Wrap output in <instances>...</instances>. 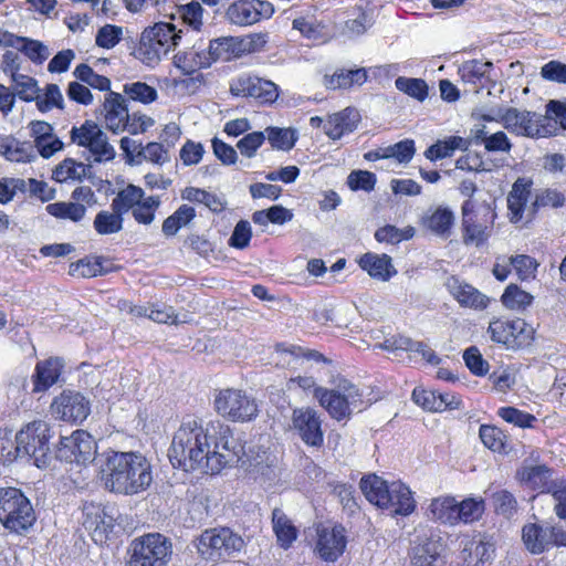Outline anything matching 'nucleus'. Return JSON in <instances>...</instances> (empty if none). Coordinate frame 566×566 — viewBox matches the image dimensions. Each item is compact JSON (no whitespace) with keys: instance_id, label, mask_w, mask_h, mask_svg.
I'll list each match as a JSON object with an SVG mask.
<instances>
[{"instance_id":"7ed1b4c3","label":"nucleus","mask_w":566,"mask_h":566,"mask_svg":"<svg viewBox=\"0 0 566 566\" xmlns=\"http://www.w3.org/2000/svg\"><path fill=\"white\" fill-rule=\"evenodd\" d=\"M360 489L365 497L374 505L389 510L391 515L407 516L416 509L410 489L400 481L389 483L376 474L364 476Z\"/></svg>"},{"instance_id":"1a4fd4ad","label":"nucleus","mask_w":566,"mask_h":566,"mask_svg":"<svg viewBox=\"0 0 566 566\" xmlns=\"http://www.w3.org/2000/svg\"><path fill=\"white\" fill-rule=\"evenodd\" d=\"M245 545L244 539L229 527L206 530L199 537L198 551L212 562L234 557Z\"/></svg>"},{"instance_id":"412c9836","label":"nucleus","mask_w":566,"mask_h":566,"mask_svg":"<svg viewBox=\"0 0 566 566\" xmlns=\"http://www.w3.org/2000/svg\"><path fill=\"white\" fill-rule=\"evenodd\" d=\"M292 423L305 444L313 448H321L323 446L324 433L322 422L314 409H295L292 415Z\"/></svg>"},{"instance_id":"ea45409f","label":"nucleus","mask_w":566,"mask_h":566,"mask_svg":"<svg viewBox=\"0 0 566 566\" xmlns=\"http://www.w3.org/2000/svg\"><path fill=\"white\" fill-rule=\"evenodd\" d=\"M196 216L197 213L195 208L184 203L179 206L172 214L164 220L161 224V232L167 238L175 237L178 231L188 226Z\"/></svg>"},{"instance_id":"603ef678","label":"nucleus","mask_w":566,"mask_h":566,"mask_svg":"<svg viewBox=\"0 0 566 566\" xmlns=\"http://www.w3.org/2000/svg\"><path fill=\"white\" fill-rule=\"evenodd\" d=\"M73 74L80 82L87 84L94 90L106 93L113 92L111 90V80L105 75L97 74L93 67L86 63L78 64Z\"/></svg>"},{"instance_id":"2eb2a0df","label":"nucleus","mask_w":566,"mask_h":566,"mask_svg":"<svg viewBox=\"0 0 566 566\" xmlns=\"http://www.w3.org/2000/svg\"><path fill=\"white\" fill-rule=\"evenodd\" d=\"M233 97L253 99L260 105H271L279 97V87L272 81L253 74H241L230 82Z\"/></svg>"},{"instance_id":"c756f323","label":"nucleus","mask_w":566,"mask_h":566,"mask_svg":"<svg viewBox=\"0 0 566 566\" xmlns=\"http://www.w3.org/2000/svg\"><path fill=\"white\" fill-rule=\"evenodd\" d=\"M493 69L492 62L473 59L462 63L459 75L463 83L472 85L479 92L494 86Z\"/></svg>"},{"instance_id":"f3484780","label":"nucleus","mask_w":566,"mask_h":566,"mask_svg":"<svg viewBox=\"0 0 566 566\" xmlns=\"http://www.w3.org/2000/svg\"><path fill=\"white\" fill-rule=\"evenodd\" d=\"M314 396L331 417L336 420L349 417L354 409H357L358 412L363 410L360 395L353 385L345 388L343 395L335 390L318 387L314 390Z\"/></svg>"},{"instance_id":"f257e3e1","label":"nucleus","mask_w":566,"mask_h":566,"mask_svg":"<svg viewBox=\"0 0 566 566\" xmlns=\"http://www.w3.org/2000/svg\"><path fill=\"white\" fill-rule=\"evenodd\" d=\"M243 455V442L220 421H211L205 428L197 420L182 422L168 451L172 467L185 471L206 469L211 474L238 464Z\"/></svg>"},{"instance_id":"3c124183","label":"nucleus","mask_w":566,"mask_h":566,"mask_svg":"<svg viewBox=\"0 0 566 566\" xmlns=\"http://www.w3.org/2000/svg\"><path fill=\"white\" fill-rule=\"evenodd\" d=\"M565 201L566 198L562 191L547 188L535 193L528 208V213L531 217H534L541 209L547 207L560 208L565 205Z\"/></svg>"},{"instance_id":"4c0bfd02","label":"nucleus","mask_w":566,"mask_h":566,"mask_svg":"<svg viewBox=\"0 0 566 566\" xmlns=\"http://www.w3.org/2000/svg\"><path fill=\"white\" fill-rule=\"evenodd\" d=\"M208 55L217 61L229 62L242 57L239 36H223L213 39L207 49Z\"/></svg>"},{"instance_id":"2f4dec72","label":"nucleus","mask_w":566,"mask_h":566,"mask_svg":"<svg viewBox=\"0 0 566 566\" xmlns=\"http://www.w3.org/2000/svg\"><path fill=\"white\" fill-rule=\"evenodd\" d=\"M357 263L370 277L384 282L389 281L397 274L391 256L386 253L366 252L359 256Z\"/></svg>"},{"instance_id":"6e6552de","label":"nucleus","mask_w":566,"mask_h":566,"mask_svg":"<svg viewBox=\"0 0 566 566\" xmlns=\"http://www.w3.org/2000/svg\"><path fill=\"white\" fill-rule=\"evenodd\" d=\"M493 342L507 349H523L532 345L535 339V329L524 318L496 317L488 327Z\"/></svg>"},{"instance_id":"79ce46f5","label":"nucleus","mask_w":566,"mask_h":566,"mask_svg":"<svg viewBox=\"0 0 566 566\" xmlns=\"http://www.w3.org/2000/svg\"><path fill=\"white\" fill-rule=\"evenodd\" d=\"M424 227L440 237H448L454 224V214L447 207H439L423 220Z\"/></svg>"},{"instance_id":"e2e57ef3","label":"nucleus","mask_w":566,"mask_h":566,"mask_svg":"<svg viewBox=\"0 0 566 566\" xmlns=\"http://www.w3.org/2000/svg\"><path fill=\"white\" fill-rule=\"evenodd\" d=\"M103 505L86 503L83 507V526L92 533L93 539L95 542H103V536H101V524L102 520Z\"/></svg>"},{"instance_id":"4468645a","label":"nucleus","mask_w":566,"mask_h":566,"mask_svg":"<svg viewBox=\"0 0 566 566\" xmlns=\"http://www.w3.org/2000/svg\"><path fill=\"white\" fill-rule=\"evenodd\" d=\"M172 63L186 76V78L176 81V85L195 93L206 80L200 71L210 67L213 64V59L208 55L207 50L190 49L175 54Z\"/></svg>"},{"instance_id":"338daca9","label":"nucleus","mask_w":566,"mask_h":566,"mask_svg":"<svg viewBox=\"0 0 566 566\" xmlns=\"http://www.w3.org/2000/svg\"><path fill=\"white\" fill-rule=\"evenodd\" d=\"M510 264H512V269H514L517 277L522 281L535 277L538 268L536 259L527 254L510 256Z\"/></svg>"},{"instance_id":"a211bd4d","label":"nucleus","mask_w":566,"mask_h":566,"mask_svg":"<svg viewBox=\"0 0 566 566\" xmlns=\"http://www.w3.org/2000/svg\"><path fill=\"white\" fill-rule=\"evenodd\" d=\"M275 13L268 0H234L226 9V19L237 27H250L262 20H269Z\"/></svg>"},{"instance_id":"4d7b16f0","label":"nucleus","mask_w":566,"mask_h":566,"mask_svg":"<svg viewBox=\"0 0 566 566\" xmlns=\"http://www.w3.org/2000/svg\"><path fill=\"white\" fill-rule=\"evenodd\" d=\"M0 154L10 161L27 163L30 160L27 145L13 136L0 137Z\"/></svg>"},{"instance_id":"864d4df0","label":"nucleus","mask_w":566,"mask_h":566,"mask_svg":"<svg viewBox=\"0 0 566 566\" xmlns=\"http://www.w3.org/2000/svg\"><path fill=\"white\" fill-rule=\"evenodd\" d=\"M160 205L161 200L159 196H144V199L138 201L130 212L138 224L149 226L154 222Z\"/></svg>"},{"instance_id":"8fccbe9b","label":"nucleus","mask_w":566,"mask_h":566,"mask_svg":"<svg viewBox=\"0 0 566 566\" xmlns=\"http://www.w3.org/2000/svg\"><path fill=\"white\" fill-rule=\"evenodd\" d=\"M123 93L127 102L133 101L144 105L151 104L158 98L157 90L140 81L124 84Z\"/></svg>"},{"instance_id":"6ab92c4d","label":"nucleus","mask_w":566,"mask_h":566,"mask_svg":"<svg viewBox=\"0 0 566 566\" xmlns=\"http://www.w3.org/2000/svg\"><path fill=\"white\" fill-rule=\"evenodd\" d=\"M73 201H59L46 206V211L52 217L72 222H80L85 218L87 208L96 205L95 192L90 186H78L72 193Z\"/></svg>"},{"instance_id":"680f3d73","label":"nucleus","mask_w":566,"mask_h":566,"mask_svg":"<svg viewBox=\"0 0 566 566\" xmlns=\"http://www.w3.org/2000/svg\"><path fill=\"white\" fill-rule=\"evenodd\" d=\"M35 104L41 113L50 112L53 108L64 109V99L57 84H46L43 96L38 94Z\"/></svg>"},{"instance_id":"0eeeda50","label":"nucleus","mask_w":566,"mask_h":566,"mask_svg":"<svg viewBox=\"0 0 566 566\" xmlns=\"http://www.w3.org/2000/svg\"><path fill=\"white\" fill-rule=\"evenodd\" d=\"M36 521L30 500L15 488L0 489V523L15 534H24Z\"/></svg>"},{"instance_id":"69168bd1","label":"nucleus","mask_w":566,"mask_h":566,"mask_svg":"<svg viewBox=\"0 0 566 566\" xmlns=\"http://www.w3.org/2000/svg\"><path fill=\"white\" fill-rule=\"evenodd\" d=\"M21 452L18 450L17 436L12 438V432L0 429V463L10 464L21 460Z\"/></svg>"},{"instance_id":"5fc2aeb1","label":"nucleus","mask_w":566,"mask_h":566,"mask_svg":"<svg viewBox=\"0 0 566 566\" xmlns=\"http://www.w3.org/2000/svg\"><path fill=\"white\" fill-rule=\"evenodd\" d=\"M292 219V211L281 205L272 206L264 210H258L252 214V221L259 226H266L268 223L284 224Z\"/></svg>"},{"instance_id":"5701e85b","label":"nucleus","mask_w":566,"mask_h":566,"mask_svg":"<svg viewBox=\"0 0 566 566\" xmlns=\"http://www.w3.org/2000/svg\"><path fill=\"white\" fill-rule=\"evenodd\" d=\"M534 182L530 177H518L506 196L507 218L512 223H518L524 218L533 201Z\"/></svg>"},{"instance_id":"72a5a7b5","label":"nucleus","mask_w":566,"mask_h":566,"mask_svg":"<svg viewBox=\"0 0 566 566\" xmlns=\"http://www.w3.org/2000/svg\"><path fill=\"white\" fill-rule=\"evenodd\" d=\"M368 80L367 70L358 67L354 70L337 69L333 74H325L323 84L327 90H349L354 85L361 86Z\"/></svg>"},{"instance_id":"a878e982","label":"nucleus","mask_w":566,"mask_h":566,"mask_svg":"<svg viewBox=\"0 0 566 566\" xmlns=\"http://www.w3.org/2000/svg\"><path fill=\"white\" fill-rule=\"evenodd\" d=\"M345 528L336 525L333 528L318 527L315 551L325 562H336L346 548Z\"/></svg>"},{"instance_id":"de8ad7c7","label":"nucleus","mask_w":566,"mask_h":566,"mask_svg":"<svg viewBox=\"0 0 566 566\" xmlns=\"http://www.w3.org/2000/svg\"><path fill=\"white\" fill-rule=\"evenodd\" d=\"M430 513L433 520L454 525L458 523V501L451 496L434 499L430 504Z\"/></svg>"},{"instance_id":"052dcab7","label":"nucleus","mask_w":566,"mask_h":566,"mask_svg":"<svg viewBox=\"0 0 566 566\" xmlns=\"http://www.w3.org/2000/svg\"><path fill=\"white\" fill-rule=\"evenodd\" d=\"M85 171L86 167L84 164L66 158L53 169L52 177L57 182L81 180L85 176Z\"/></svg>"},{"instance_id":"aec40b11","label":"nucleus","mask_w":566,"mask_h":566,"mask_svg":"<svg viewBox=\"0 0 566 566\" xmlns=\"http://www.w3.org/2000/svg\"><path fill=\"white\" fill-rule=\"evenodd\" d=\"M55 418L69 422H82L91 412L90 401L80 392L63 391L51 405Z\"/></svg>"},{"instance_id":"09e8293b","label":"nucleus","mask_w":566,"mask_h":566,"mask_svg":"<svg viewBox=\"0 0 566 566\" xmlns=\"http://www.w3.org/2000/svg\"><path fill=\"white\" fill-rule=\"evenodd\" d=\"M380 347L389 352L401 350L413 354H434L433 352H429V348L426 344L421 342H415L401 334L390 335L387 339H385Z\"/></svg>"},{"instance_id":"f03ea898","label":"nucleus","mask_w":566,"mask_h":566,"mask_svg":"<svg viewBox=\"0 0 566 566\" xmlns=\"http://www.w3.org/2000/svg\"><path fill=\"white\" fill-rule=\"evenodd\" d=\"M99 462L101 480L109 492L135 495L153 482L150 462L140 452L108 450L101 454Z\"/></svg>"},{"instance_id":"bb28decb","label":"nucleus","mask_w":566,"mask_h":566,"mask_svg":"<svg viewBox=\"0 0 566 566\" xmlns=\"http://www.w3.org/2000/svg\"><path fill=\"white\" fill-rule=\"evenodd\" d=\"M446 286L461 307L483 311L490 305V298L485 294L457 276L449 277Z\"/></svg>"},{"instance_id":"393cba45","label":"nucleus","mask_w":566,"mask_h":566,"mask_svg":"<svg viewBox=\"0 0 566 566\" xmlns=\"http://www.w3.org/2000/svg\"><path fill=\"white\" fill-rule=\"evenodd\" d=\"M120 269L114 260L105 255L88 254L69 265V275L77 279H93L103 276Z\"/></svg>"},{"instance_id":"a18cd8bd","label":"nucleus","mask_w":566,"mask_h":566,"mask_svg":"<svg viewBox=\"0 0 566 566\" xmlns=\"http://www.w3.org/2000/svg\"><path fill=\"white\" fill-rule=\"evenodd\" d=\"M534 296L517 284H509L501 295L502 305L511 311L523 312L532 305Z\"/></svg>"},{"instance_id":"13d9d810","label":"nucleus","mask_w":566,"mask_h":566,"mask_svg":"<svg viewBox=\"0 0 566 566\" xmlns=\"http://www.w3.org/2000/svg\"><path fill=\"white\" fill-rule=\"evenodd\" d=\"M13 93L15 94V98L19 97L23 102H33L36 99L40 88L38 86V81L25 74L17 75L10 78Z\"/></svg>"},{"instance_id":"20e7f679","label":"nucleus","mask_w":566,"mask_h":566,"mask_svg":"<svg viewBox=\"0 0 566 566\" xmlns=\"http://www.w3.org/2000/svg\"><path fill=\"white\" fill-rule=\"evenodd\" d=\"M181 33L182 30H177L172 23H155L142 33L135 50L136 57L147 66H155L163 56L179 44Z\"/></svg>"},{"instance_id":"b1692460","label":"nucleus","mask_w":566,"mask_h":566,"mask_svg":"<svg viewBox=\"0 0 566 566\" xmlns=\"http://www.w3.org/2000/svg\"><path fill=\"white\" fill-rule=\"evenodd\" d=\"M119 147L129 164L134 163L135 158H138L137 163L144 159L156 165H163L169 160L168 149L161 143L149 142L143 147L142 143H136L129 137H123Z\"/></svg>"},{"instance_id":"7c9ffc66","label":"nucleus","mask_w":566,"mask_h":566,"mask_svg":"<svg viewBox=\"0 0 566 566\" xmlns=\"http://www.w3.org/2000/svg\"><path fill=\"white\" fill-rule=\"evenodd\" d=\"M516 475L526 488L539 493H552L557 481L553 480V470L545 464L523 465Z\"/></svg>"},{"instance_id":"39448f33","label":"nucleus","mask_w":566,"mask_h":566,"mask_svg":"<svg viewBox=\"0 0 566 566\" xmlns=\"http://www.w3.org/2000/svg\"><path fill=\"white\" fill-rule=\"evenodd\" d=\"M51 438V428L45 421L36 420L25 424L17 432L21 460L40 469L49 467L52 460Z\"/></svg>"},{"instance_id":"dca6fc26","label":"nucleus","mask_w":566,"mask_h":566,"mask_svg":"<svg viewBox=\"0 0 566 566\" xmlns=\"http://www.w3.org/2000/svg\"><path fill=\"white\" fill-rule=\"evenodd\" d=\"M96 442L84 430H75L70 437H61L55 458L67 463L87 464L95 460Z\"/></svg>"},{"instance_id":"473e14b6","label":"nucleus","mask_w":566,"mask_h":566,"mask_svg":"<svg viewBox=\"0 0 566 566\" xmlns=\"http://www.w3.org/2000/svg\"><path fill=\"white\" fill-rule=\"evenodd\" d=\"M522 539L532 554H542L551 549L552 525L528 523L522 528Z\"/></svg>"},{"instance_id":"49530a36","label":"nucleus","mask_w":566,"mask_h":566,"mask_svg":"<svg viewBox=\"0 0 566 566\" xmlns=\"http://www.w3.org/2000/svg\"><path fill=\"white\" fill-rule=\"evenodd\" d=\"M145 191L139 186L133 184L120 189L113 198L111 209H116L120 214H125L134 209L138 201L144 199Z\"/></svg>"},{"instance_id":"f8f14e48","label":"nucleus","mask_w":566,"mask_h":566,"mask_svg":"<svg viewBox=\"0 0 566 566\" xmlns=\"http://www.w3.org/2000/svg\"><path fill=\"white\" fill-rule=\"evenodd\" d=\"M213 403L220 416L235 422L251 421L259 415L256 400L239 389L220 390Z\"/></svg>"},{"instance_id":"0e129e2a","label":"nucleus","mask_w":566,"mask_h":566,"mask_svg":"<svg viewBox=\"0 0 566 566\" xmlns=\"http://www.w3.org/2000/svg\"><path fill=\"white\" fill-rule=\"evenodd\" d=\"M178 13L184 24L193 31H200L203 24V8L199 1H191L180 6Z\"/></svg>"},{"instance_id":"c03bdc74","label":"nucleus","mask_w":566,"mask_h":566,"mask_svg":"<svg viewBox=\"0 0 566 566\" xmlns=\"http://www.w3.org/2000/svg\"><path fill=\"white\" fill-rule=\"evenodd\" d=\"M273 531L281 547L289 548L297 537V531L280 509L272 512Z\"/></svg>"},{"instance_id":"f704fd0d","label":"nucleus","mask_w":566,"mask_h":566,"mask_svg":"<svg viewBox=\"0 0 566 566\" xmlns=\"http://www.w3.org/2000/svg\"><path fill=\"white\" fill-rule=\"evenodd\" d=\"M63 360L59 356H50L48 359L39 361L33 375V391L41 392L54 385L62 373Z\"/></svg>"},{"instance_id":"9b49d317","label":"nucleus","mask_w":566,"mask_h":566,"mask_svg":"<svg viewBox=\"0 0 566 566\" xmlns=\"http://www.w3.org/2000/svg\"><path fill=\"white\" fill-rule=\"evenodd\" d=\"M70 138L73 144L87 149L96 163L111 161L115 158L116 153L107 135L92 119L84 120L80 126H73Z\"/></svg>"},{"instance_id":"4be33fe9","label":"nucleus","mask_w":566,"mask_h":566,"mask_svg":"<svg viewBox=\"0 0 566 566\" xmlns=\"http://www.w3.org/2000/svg\"><path fill=\"white\" fill-rule=\"evenodd\" d=\"M101 114L106 129L113 134L124 133L129 114L127 99L117 92L106 93L101 106Z\"/></svg>"},{"instance_id":"c9c22d12","label":"nucleus","mask_w":566,"mask_h":566,"mask_svg":"<svg viewBox=\"0 0 566 566\" xmlns=\"http://www.w3.org/2000/svg\"><path fill=\"white\" fill-rule=\"evenodd\" d=\"M462 543L461 559L464 566H488L491 564L494 555L492 544L475 538Z\"/></svg>"},{"instance_id":"6e6d98bb","label":"nucleus","mask_w":566,"mask_h":566,"mask_svg":"<svg viewBox=\"0 0 566 566\" xmlns=\"http://www.w3.org/2000/svg\"><path fill=\"white\" fill-rule=\"evenodd\" d=\"M395 86L418 102H423L429 95V86L423 78L399 76L395 81Z\"/></svg>"},{"instance_id":"bf43d9fd","label":"nucleus","mask_w":566,"mask_h":566,"mask_svg":"<svg viewBox=\"0 0 566 566\" xmlns=\"http://www.w3.org/2000/svg\"><path fill=\"white\" fill-rule=\"evenodd\" d=\"M415 232V228L411 226L399 229L396 226L386 224L376 230L375 239L379 243L398 244L402 241L412 239Z\"/></svg>"},{"instance_id":"9d476101","label":"nucleus","mask_w":566,"mask_h":566,"mask_svg":"<svg viewBox=\"0 0 566 566\" xmlns=\"http://www.w3.org/2000/svg\"><path fill=\"white\" fill-rule=\"evenodd\" d=\"M171 555V542L159 533H150L133 542L128 566H167Z\"/></svg>"},{"instance_id":"ddd939ff","label":"nucleus","mask_w":566,"mask_h":566,"mask_svg":"<svg viewBox=\"0 0 566 566\" xmlns=\"http://www.w3.org/2000/svg\"><path fill=\"white\" fill-rule=\"evenodd\" d=\"M499 122L511 134L528 138H546L547 134L554 130L547 129L541 122V114L516 107L500 108L497 112Z\"/></svg>"},{"instance_id":"423d86ee","label":"nucleus","mask_w":566,"mask_h":566,"mask_svg":"<svg viewBox=\"0 0 566 566\" xmlns=\"http://www.w3.org/2000/svg\"><path fill=\"white\" fill-rule=\"evenodd\" d=\"M461 232L465 244L482 247L491 238L496 212L489 203L464 200L461 206Z\"/></svg>"},{"instance_id":"e433bc0d","label":"nucleus","mask_w":566,"mask_h":566,"mask_svg":"<svg viewBox=\"0 0 566 566\" xmlns=\"http://www.w3.org/2000/svg\"><path fill=\"white\" fill-rule=\"evenodd\" d=\"M471 146L469 138L461 136H449L446 139H439L424 150V156L430 161H438L452 157L457 150L467 151Z\"/></svg>"},{"instance_id":"a19ab883","label":"nucleus","mask_w":566,"mask_h":566,"mask_svg":"<svg viewBox=\"0 0 566 566\" xmlns=\"http://www.w3.org/2000/svg\"><path fill=\"white\" fill-rule=\"evenodd\" d=\"M264 133L271 147L276 150L290 151L298 139L297 130L293 127L268 126Z\"/></svg>"},{"instance_id":"cd10ccee","label":"nucleus","mask_w":566,"mask_h":566,"mask_svg":"<svg viewBox=\"0 0 566 566\" xmlns=\"http://www.w3.org/2000/svg\"><path fill=\"white\" fill-rule=\"evenodd\" d=\"M412 400L422 409L431 412H442L444 410L460 409L462 400L459 396L451 392H439L437 390H427L415 388Z\"/></svg>"},{"instance_id":"c85d7f7f","label":"nucleus","mask_w":566,"mask_h":566,"mask_svg":"<svg viewBox=\"0 0 566 566\" xmlns=\"http://www.w3.org/2000/svg\"><path fill=\"white\" fill-rule=\"evenodd\" d=\"M360 120L359 112L355 107L348 106L327 116L324 133L329 139L338 140L356 130Z\"/></svg>"},{"instance_id":"774afa93","label":"nucleus","mask_w":566,"mask_h":566,"mask_svg":"<svg viewBox=\"0 0 566 566\" xmlns=\"http://www.w3.org/2000/svg\"><path fill=\"white\" fill-rule=\"evenodd\" d=\"M497 415L506 422L513 423L520 428H533L537 421L532 413L520 410L515 407H502L497 410Z\"/></svg>"},{"instance_id":"37998d69","label":"nucleus","mask_w":566,"mask_h":566,"mask_svg":"<svg viewBox=\"0 0 566 566\" xmlns=\"http://www.w3.org/2000/svg\"><path fill=\"white\" fill-rule=\"evenodd\" d=\"M124 227V216L116 209L101 210L93 220V228L99 235L118 233Z\"/></svg>"},{"instance_id":"58836bf2","label":"nucleus","mask_w":566,"mask_h":566,"mask_svg":"<svg viewBox=\"0 0 566 566\" xmlns=\"http://www.w3.org/2000/svg\"><path fill=\"white\" fill-rule=\"evenodd\" d=\"M541 122L547 129L554 130L547 134V137L557 136L562 130H566V99L564 102L551 99L546 104V115H541Z\"/></svg>"}]
</instances>
